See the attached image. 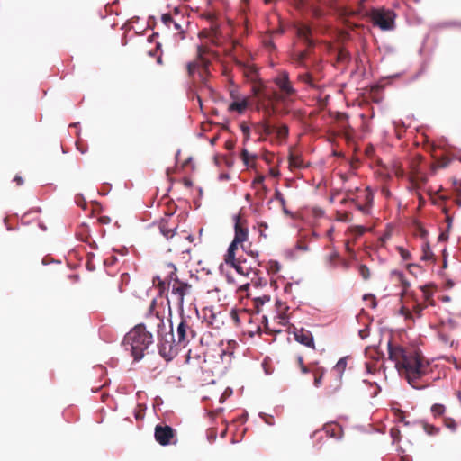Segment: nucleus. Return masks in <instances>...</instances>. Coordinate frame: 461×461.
Segmentation results:
<instances>
[{
  "label": "nucleus",
  "mask_w": 461,
  "mask_h": 461,
  "mask_svg": "<svg viewBox=\"0 0 461 461\" xmlns=\"http://www.w3.org/2000/svg\"><path fill=\"white\" fill-rule=\"evenodd\" d=\"M389 358L407 383L415 390H423L428 384H419L418 381L427 374L428 363L423 361L421 352L417 348H404L388 342Z\"/></svg>",
  "instance_id": "obj_1"
},
{
  "label": "nucleus",
  "mask_w": 461,
  "mask_h": 461,
  "mask_svg": "<svg viewBox=\"0 0 461 461\" xmlns=\"http://www.w3.org/2000/svg\"><path fill=\"white\" fill-rule=\"evenodd\" d=\"M153 343V335L146 330L144 324H138L131 329L122 340V347L130 351L134 361L138 362L144 357V351Z\"/></svg>",
  "instance_id": "obj_2"
},
{
  "label": "nucleus",
  "mask_w": 461,
  "mask_h": 461,
  "mask_svg": "<svg viewBox=\"0 0 461 461\" xmlns=\"http://www.w3.org/2000/svg\"><path fill=\"white\" fill-rule=\"evenodd\" d=\"M374 25L381 30H391L394 24L395 14L393 11L384 9H372L368 14Z\"/></svg>",
  "instance_id": "obj_3"
},
{
  "label": "nucleus",
  "mask_w": 461,
  "mask_h": 461,
  "mask_svg": "<svg viewBox=\"0 0 461 461\" xmlns=\"http://www.w3.org/2000/svg\"><path fill=\"white\" fill-rule=\"evenodd\" d=\"M154 437L157 442L161 446H167L172 443L175 437V429L168 425H157L155 427Z\"/></svg>",
  "instance_id": "obj_4"
},
{
  "label": "nucleus",
  "mask_w": 461,
  "mask_h": 461,
  "mask_svg": "<svg viewBox=\"0 0 461 461\" xmlns=\"http://www.w3.org/2000/svg\"><path fill=\"white\" fill-rule=\"evenodd\" d=\"M274 82L282 93L283 97H288L295 93V89L290 82L287 71H281L278 76L275 77Z\"/></svg>",
  "instance_id": "obj_5"
},
{
  "label": "nucleus",
  "mask_w": 461,
  "mask_h": 461,
  "mask_svg": "<svg viewBox=\"0 0 461 461\" xmlns=\"http://www.w3.org/2000/svg\"><path fill=\"white\" fill-rule=\"evenodd\" d=\"M189 334L194 336L186 318L181 312V321L176 327V343L185 347L189 342Z\"/></svg>",
  "instance_id": "obj_6"
},
{
  "label": "nucleus",
  "mask_w": 461,
  "mask_h": 461,
  "mask_svg": "<svg viewBox=\"0 0 461 461\" xmlns=\"http://www.w3.org/2000/svg\"><path fill=\"white\" fill-rule=\"evenodd\" d=\"M235 269V271L241 276L249 277L250 274L257 276V272L254 271L250 266L247 264L246 258H236L233 263H226Z\"/></svg>",
  "instance_id": "obj_7"
},
{
  "label": "nucleus",
  "mask_w": 461,
  "mask_h": 461,
  "mask_svg": "<svg viewBox=\"0 0 461 461\" xmlns=\"http://www.w3.org/2000/svg\"><path fill=\"white\" fill-rule=\"evenodd\" d=\"M177 285H173L172 293L178 296V306L181 312H183L184 299L185 296L190 294L192 285L186 282L179 281L176 283Z\"/></svg>",
  "instance_id": "obj_8"
},
{
  "label": "nucleus",
  "mask_w": 461,
  "mask_h": 461,
  "mask_svg": "<svg viewBox=\"0 0 461 461\" xmlns=\"http://www.w3.org/2000/svg\"><path fill=\"white\" fill-rule=\"evenodd\" d=\"M294 337L298 343L309 348H314L313 335L312 334L311 331L304 330L303 328L299 330L295 329V330L294 331Z\"/></svg>",
  "instance_id": "obj_9"
},
{
  "label": "nucleus",
  "mask_w": 461,
  "mask_h": 461,
  "mask_svg": "<svg viewBox=\"0 0 461 461\" xmlns=\"http://www.w3.org/2000/svg\"><path fill=\"white\" fill-rule=\"evenodd\" d=\"M158 347L159 355L166 361L172 360L177 353V350L176 348V344H173L171 341L159 342Z\"/></svg>",
  "instance_id": "obj_10"
},
{
  "label": "nucleus",
  "mask_w": 461,
  "mask_h": 461,
  "mask_svg": "<svg viewBox=\"0 0 461 461\" xmlns=\"http://www.w3.org/2000/svg\"><path fill=\"white\" fill-rule=\"evenodd\" d=\"M363 198L365 199V203L361 204L357 203L354 199L351 200V202L355 204L356 208L360 211L363 214H369L371 212V205L373 203V194L366 190L362 194Z\"/></svg>",
  "instance_id": "obj_11"
},
{
  "label": "nucleus",
  "mask_w": 461,
  "mask_h": 461,
  "mask_svg": "<svg viewBox=\"0 0 461 461\" xmlns=\"http://www.w3.org/2000/svg\"><path fill=\"white\" fill-rule=\"evenodd\" d=\"M234 229H235V235L234 240L239 241L240 243H242L248 239V229L242 228L240 224V215H234Z\"/></svg>",
  "instance_id": "obj_12"
},
{
  "label": "nucleus",
  "mask_w": 461,
  "mask_h": 461,
  "mask_svg": "<svg viewBox=\"0 0 461 461\" xmlns=\"http://www.w3.org/2000/svg\"><path fill=\"white\" fill-rule=\"evenodd\" d=\"M311 33V28L307 25L303 24L296 28L297 36L308 46L314 45V41L312 39Z\"/></svg>",
  "instance_id": "obj_13"
},
{
  "label": "nucleus",
  "mask_w": 461,
  "mask_h": 461,
  "mask_svg": "<svg viewBox=\"0 0 461 461\" xmlns=\"http://www.w3.org/2000/svg\"><path fill=\"white\" fill-rule=\"evenodd\" d=\"M249 105V101L247 98H242L241 100L233 101L230 104L228 110L230 112H237L241 114L244 113L246 108Z\"/></svg>",
  "instance_id": "obj_14"
},
{
  "label": "nucleus",
  "mask_w": 461,
  "mask_h": 461,
  "mask_svg": "<svg viewBox=\"0 0 461 461\" xmlns=\"http://www.w3.org/2000/svg\"><path fill=\"white\" fill-rule=\"evenodd\" d=\"M240 242L233 239L227 249V253L224 258L225 263H233L234 258H236V250Z\"/></svg>",
  "instance_id": "obj_15"
},
{
  "label": "nucleus",
  "mask_w": 461,
  "mask_h": 461,
  "mask_svg": "<svg viewBox=\"0 0 461 461\" xmlns=\"http://www.w3.org/2000/svg\"><path fill=\"white\" fill-rule=\"evenodd\" d=\"M414 423H418L422 428V429L425 431V433L428 434L429 436H436L440 431V429L438 427L430 425L424 420H415Z\"/></svg>",
  "instance_id": "obj_16"
},
{
  "label": "nucleus",
  "mask_w": 461,
  "mask_h": 461,
  "mask_svg": "<svg viewBox=\"0 0 461 461\" xmlns=\"http://www.w3.org/2000/svg\"><path fill=\"white\" fill-rule=\"evenodd\" d=\"M161 21L167 27L170 28L171 25H173L175 30L179 31L181 33H184L181 25L173 19L170 14H162Z\"/></svg>",
  "instance_id": "obj_17"
},
{
  "label": "nucleus",
  "mask_w": 461,
  "mask_h": 461,
  "mask_svg": "<svg viewBox=\"0 0 461 461\" xmlns=\"http://www.w3.org/2000/svg\"><path fill=\"white\" fill-rule=\"evenodd\" d=\"M159 230H160V232L161 234L167 238V240L170 239V238H173L174 235L176 234V230H177V227H174V228H169L167 226V221L166 220H163L161 222H160V225H159Z\"/></svg>",
  "instance_id": "obj_18"
},
{
  "label": "nucleus",
  "mask_w": 461,
  "mask_h": 461,
  "mask_svg": "<svg viewBox=\"0 0 461 461\" xmlns=\"http://www.w3.org/2000/svg\"><path fill=\"white\" fill-rule=\"evenodd\" d=\"M347 366V358L341 357L339 359V361L336 363V365L333 367V371L338 374V381L339 383L341 382L343 373Z\"/></svg>",
  "instance_id": "obj_19"
},
{
  "label": "nucleus",
  "mask_w": 461,
  "mask_h": 461,
  "mask_svg": "<svg viewBox=\"0 0 461 461\" xmlns=\"http://www.w3.org/2000/svg\"><path fill=\"white\" fill-rule=\"evenodd\" d=\"M307 51H297L293 54V59L298 67L306 68Z\"/></svg>",
  "instance_id": "obj_20"
},
{
  "label": "nucleus",
  "mask_w": 461,
  "mask_h": 461,
  "mask_svg": "<svg viewBox=\"0 0 461 461\" xmlns=\"http://www.w3.org/2000/svg\"><path fill=\"white\" fill-rule=\"evenodd\" d=\"M325 431L327 433V435H329L330 437L331 438H341V428L339 427L338 425H334V426H326L325 427Z\"/></svg>",
  "instance_id": "obj_21"
},
{
  "label": "nucleus",
  "mask_w": 461,
  "mask_h": 461,
  "mask_svg": "<svg viewBox=\"0 0 461 461\" xmlns=\"http://www.w3.org/2000/svg\"><path fill=\"white\" fill-rule=\"evenodd\" d=\"M324 373H325V369L322 367L317 368L316 370L313 371V375H314L313 384L315 387L319 388L321 385L322 377H323Z\"/></svg>",
  "instance_id": "obj_22"
},
{
  "label": "nucleus",
  "mask_w": 461,
  "mask_h": 461,
  "mask_svg": "<svg viewBox=\"0 0 461 461\" xmlns=\"http://www.w3.org/2000/svg\"><path fill=\"white\" fill-rule=\"evenodd\" d=\"M274 132L276 134L278 138L285 139L289 134V129L288 126L285 124H283L279 127L275 126Z\"/></svg>",
  "instance_id": "obj_23"
},
{
  "label": "nucleus",
  "mask_w": 461,
  "mask_h": 461,
  "mask_svg": "<svg viewBox=\"0 0 461 461\" xmlns=\"http://www.w3.org/2000/svg\"><path fill=\"white\" fill-rule=\"evenodd\" d=\"M433 257V252L429 247V243H424L422 245V256H421V259L422 260H429L431 259Z\"/></svg>",
  "instance_id": "obj_24"
},
{
  "label": "nucleus",
  "mask_w": 461,
  "mask_h": 461,
  "mask_svg": "<svg viewBox=\"0 0 461 461\" xmlns=\"http://www.w3.org/2000/svg\"><path fill=\"white\" fill-rule=\"evenodd\" d=\"M167 267L171 269L167 276L169 281H174L176 284L179 282L180 279L176 276V267L175 266V264L168 263Z\"/></svg>",
  "instance_id": "obj_25"
},
{
  "label": "nucleus",
  "mask_w": 461,
  "mask_h": 461,
  "mask_svg": "<svg viewBox=\"0 0 461 461\" xmlns=\"http://www.w3.org/2000/svg\"><path fill=\"white\" fill-rule=\"evenodd\" d=\"M298 79L300 81L309 85L310 86H314L312 78V76L309 73L300 74L298 76Z\"/></svg>",
  "instance_id": "obj_26"
},
{
  "label": "nucleus",
  "mask_w": 461,
  "mask_h": 461,
  "mask_svg": "<svg viewBox=\"0 0 461 461\" xmlns=\"http://www.w3.org/2000/svg\"><path fill=\"white\" fill-rule=\"evenodd\" d=\"M444 411H445V406L442 404L436 403V404H433L431 407V412L435 416L442 415L444 413Z\"/></svg>",
  "instance_id": "obj_27"
},
{
  "label": "nucleus",
  "mask_w": 461,
  "mask_h": 461,
  "mask_svg": "<svg viewBox=\"0 0 461 461\" xmlns=\"http://www.w3.org/2000/svg\"><path fill=\"white\" fill-rule=\"evenodd\" d=\"M362 383H363V384H369L370 386H375V389L373 392H371V393H370V396H371V397H375V396H377V394L379 393V392H380V390H381V388H380V386L377 384V383H375H375H370V382H368V381H367V380H366V379H364V380L362 381Z\"/></svg>",
  "instance_id": "obj_28"
},
{
  "label": "nucleus",
  "mask_w": 461,
  "mask_h": 461,
  "mask_svg": "<svg viewBox=\"0 0 461 461\" xmlns=\"http://www.w3.org/2000/svg\"><path fill=\"white\" fill-rule=\"evenodd\" d=\"M359 274L365 280H367L370 277V270L366 265H361L359 267Z\"/></svg>",
  "instance_id": "obj_29"
},
{
  "label": "nucleus",
  "mask_w": 461,
  "mask_h": 461,
  "mask_svg": "<svg viewBox=\"0 0 461 461\" xmlns=\"http://www.w3.org/2000/svg\"><path fill=\"white\" fill-rule=\"evenodd\" d=\"M262 131L266 135H270L274 133L275 126L270 125L268 122L262 123Z\"/></svg>",
  "instance_id": "obj_30"
},
{
  "label": "nucleus",
  "mask_w": 461,
  "mask_h": 461,
  "mask_svg": "<svg viewBox=\"0 0 461 461\" xmlns=\"http://www.w3.org/2000/svg\"><path fill=\"white\" fill-rule=\"evenodd\" d=\"M367 230V229L362 225H356V226H353L352 227V232L356 235V236H361L363 235L366 231Z\"/></svg>",
  "instance_id": "obj_31"
},
{
  "label": "nucleus",
  "mask_w": 461,
  "mask_h": 461,
  "mask_svg": "<svg viewBox=\"0 0 461 461\" xmlns=\"http://www.w3.org/2000/svg\"><path fill=\"white\" fill-rule=\"evenodd\" d=\"M240 131H242V133L244 135L245 140H248L249 139V136H250V128H249V126L247 123L242 122L240 124Z\"/></svg>",
  "instance_id": "obj_32"
},
{
  "label": "nucleus",
  "mask_w": 461,
  "mask_h": 461,
  "mask_svg": "<svg viewBox=\"0 0 461 461\" xmlns=\"http://www.w3.org/2000/svg\"><path fill=\"white\" fill-rule=\"evenodd\" d=\"M397 249L403 260H408L411 258V253L406 249L402 247H398Z\"/></svg>",
  "instance_id": "obj_33"
},
{
  "label": "nucleus",
  "mask_w": 461,
  "mask_h": 461,
  "mask_svg": "<svg viewBox=\"0 0 461 461\" xmlns=\"http://www.w3.org/2000/svg\"><path fill=\"white\" fill-rule=\"evenodd\" d=\"M256 158V155H251L249 153V151L247 149H243L242 152H241V158L244 162L245 165H249V158Z\"/></svg>",
  "instance_id": "obj_34"
},
{
  "label": "nucleus",
  "mask_w": 461,
  "mask_h": 461,
  "mask_svg": "<svg viewBox=\"0 0 461 461\" xmlns=\"http://www.w3.org/2000/svg\"><path fill=\"white\" fill-rule=\"evenodd\" d=\"M445 426L453 432H455L456 429V423L455 420H453V419L446 420Z\"/></svg>",
  "instance_id": "obj_35"
},
{
  "label": "nucleus",
  "mask_w": 461,
  "mask_h": 461,
  "mask_svg": "<svg viewBox=\"0 0 461 461\" xmlns=\"http://www.w3.org/2000/svg\"><path fill=\"white\" fill-rule=\"evenodd\" d=\"M424 309H425V306H423V305H421V304H420V303H416V304L413 306L412 311H413V312H414L418 317H420Z\"/></svg>",
  "instance_id": "obj_36"
},
{
  "label": "nucleus",
  "mask_w": 461,
  "mask_h": 461,
  "mask_svg": "<svg viewBox=\"0 0 461 461\" xmlns=\"http://www.w3.org/2000/svg\"><path fill=\"white\" fill-rule=\"evenodd\" d=\"M167 341H171L173 344H176V340L175 339V336H174L172 330L169 333L166 334L160 342H167Z\"/></svg>",
  "instance_id": "obj_37"
},
{
  "label": "nucleus",
  "mask_w": 461,
  "mask_h": 461,
  "mask_svg": "<svg viewBox=\"0 0 461 461\" xmlns=\"http://www.w3.org/2000/svg\"><path fill=\"white\" fill-rule=\"evenodd\" d=\"M264 180H265V176H258V177H256L253 181V184L254 185H260L262 186V189L264 191L267 190V187L265 186L264 185Z\"/></svg>",
  "instance_id": "obj_38"
},
{
  "label": "nucleus",
  "mask_w": 461,
  "mask_h": 461,
  "mask_svg": "<svg viewBox=\"0 0 461 461\" xmlns=\"http://www.w3.org/2000/svg\"><path fill=\"white\" fill-rule=\"evenodd\" d=\"M275 199L279 201L280 203L285 206V200L282 194V193L278 190V189H276V192H275Z\"/></svg>",
  "instance_id": "obj_39"
},
{
  "label": "nucleus",
  "mask_w": 461,
  "mask_h": 461,
  "mask_svg": "<svg viewBox=\"0 0 461 461\" xmlns=\"http://www.w3.org/2000/svg\"><path fill=\"white\" fill-rule=\"evenodd\" d=\"M156 282L158 283V285L161 288H164L165 286V282L160 278L159 276H156L154 278H153V284L156 285Z\"/></svg>",
  "instance_id": "obj_40"
},
{
  "label": "nucleus",
  "mask_w": 461,
  "mask_h": 461,
  "mask_svg": "<svg viewBox=\"0 0 461 461\" xmlns=\"http://www.w3.org/2000/svg\"><path fill=\"white\" fill-rule=\"evenodd\" d=\"M400 421L403 423L404 426H411V425H419L418 423H414L415 420L413 421H409V420H406L402 415H401L400 417Z\"/></svg>",
  "instance_id": "obj_41"
},
{
  "label": "nucleus",
  "mask_w": 461,
  "mask_h": 461,
  "mask_svg": "<svg viewBox=\"0 0 461 461\" xmlns=\"http://www.w3.org/2000/svg\"><path fill=\"white\" fill-rule=\"evenodd\" d=\"M295 248H296V249L303 250V251H308L309 250L308 245H305V244L298 243Z\"/></svg>",
  "instance_id": "obj_42"
},
{
  "label": "nucleus",
  "mask_w": 461,
  "mask_h": 461,
  "mask_svg": "<svg viewBox=\"0 0 461 461\" xmlns=\"http://www.w3.org/2000/svg\"><path fill=\"white\" fill-rule=\"evenodd\" d=\"M210 312H211V315L209 316L210 322H211L212 324H213L214 322H216V321H217V320H216V314L213 312V311H212V310H210Z\"/></svg>",
  "instance_id": "obj_43"
},
{
  "label": "nucleus",
  "mask_w": 461,
  "mask_h": 461,
  "mask_svg": "<svg viewBox=\"0 0 461 461\" xmlns=\"http://www.w3.org/2000/svg\"><path fill=\"white\" fill-rule=\"evenodd\" d=\"M392 275L398 276L400 280H402L404 276L402 272L397 270L392 271Z\"/></svg>",
  "instance_id": "obj_44"
},
{
  "label": "nucleus",
  "mask_w": 461,
  "mask_h": 461,
  "mask_svg": "<svg viewBox=\"0 0 461 461\" xmlns=\"http://www.w3.org/2000/svg\"><path fill=\"white\" fill-rule=\"evenodd\" d=\"M400 313L404 315L406 319H411L412 317L411 312H405L403 308L401 309Z\"/></svg>",
  "instance_id": "obj_45"
},
{
  "label": "nucleus",
  "mask_w": 461,
  "mask_h": 461,
  "mask_svg": "<svg viewBox=\"0 0 461 461\" xmlns=\"http://www.w3.org/2000/svg\"><path fill=\"white\" fill-rule=\"evenodd\" d=\"M14 181L16 182L18 185H22L23 184V179L20 176H15Z\"/></svg>",
  "instance_id": "obj_46"
},
{
  "label": "nucleus",
  "mask_w": 461,
  "mask_h": 461,
  "mask_svg": "<svg viewBox=\"0 0 461 461\" xmlns=\"http://www.w3.org/2000/svg\"><path fill=\"white\" fill-rule=\"evenodd\" d=\"M249 286H250V284H249V283H245V284H243V285H241L240 286V289L241 291H248V290H249Z\"/></svg>",
  "instance_id": "obj_47"
},
{
  "label": "nucleus",
  "mask_w": 461,
  "mask_h": 461,
  "mask_svg": "<svg viewBox=\"0 0 461 461\" xmlns=\"http://www.w3.org/2000/svg\"><path fill=\"white\" fill-rule=\"evenodd\" d=\"M193 185L192 181L189 179H185V185L187 187H191Z\"/></svg>",
  "instance_id": "obj_48"
},
{
  "label": "nucleus",
  "mask_w": 461,
  "mask_h": 461,
  "mask_svg": "<svg viewBox=\"0 0 461 461\" xmlns=\"http://www.w3.org/2000/svg\"><path fill=\"white\" fill-rule=\"evenodd\" d=\"M226 278H227L228 283H234L233 277L230 276V275H226Z\"/></svg>",
  "instance_id": "obj_49"
},
{
  "label": "nucleus",
  "mask_w": 461,
  "mask_h": 461,
  "mask_svg": "<svg viewBox=\"0 0 461 461\" xmlns=\"http://www.w3.org/2000/svg\"><path fill=\"white\" fill-rule=\"evenodd\" d=\"M301 370L304 374L309 372V369L305 366H303V365H302Z\"/></svg>",
  "instance_id": "obj_50"
},
{
  "label": "nucleus",
  "mask_w": 461,
  "mask_h": 461,
  "mask_svg": "<svg viewBox=\"0 0 461 461\" xmlns=\"http://www.w3.org/2000/svg\"><path fill=\"white\" fill-rule=\"evenodd\" d=\"M274 266H275V270H276V272H277V271H279V269H280V266H279L278 262H275V263H274Z\"/></svg>",
  "instance_id": "obj_51"
},
{
  "label": "nucleus",
  "mask_w": 461,
  "mask_h": 461,
  "mask_svg": "<svg viewBox=\"0 0 461 461\" xmlns=\"http://www.w3.org/2000/svg\"><path fill=\"white\" fill-rule=\"evenodd\" d=\"M259 226H260L261 228H264L265 230L268 228V225H267V223H266V222H261Z\"/></svg>",
  "instance_id": "obj_52"
},
{
  "label": "nucleus",
  "mask_w": 461,
  "mask_h": 461,
  "mask_svg": "<svg viewBox=\"0 0 461 461\" xmlns=\"http://www.w3.org/2000/svg\"><path fill=\"white\" fill-rule=\"evenodd\" d=\"M188 71H189L190 74L193 73V64L192 63L188 64Z\"/></svg>",
  "instance_id": "obj_53"
},
{
  "label": "nucleus",
  "mask_w": 461,
  "mask_h": 461,
  "mask_svg": "<svg viewBox=\"0 0 461 461\" xmlns=\"http://www.w3.org/2000/svg\"><path fill=\"white\" fill-rule=\"evenodd\" d=\"M290 163L294 166H296V167H299V165L295 162V160H294V158H290Z\"/></svg>",
  "instance_id": "obj_54"
},
{
  "label": "nucleus",
  "mask_w": 461,
  "mask_h": 461,
  "mask_svg": "<svg viewBox=\"0 0 461 461\" xmlns=\"http://www.w3.org/2000/svg\"><path fill=\"white\" fill-rule=\"evenodd\" d=\"M366 373H371V366L369 364H366Z\"/></svg>",
  "instance_id": "obj_55"
},
{
  "label": "nucleus",
  "mask_w": 461,
  "mask_h": 461,
  "mask_svg": "<svg viewBox=\"0 0 461 461\" xmlns=\"http://www.w3.org/2000/svg\"><path fill=\"white\" fill-rule=\"evenodd\" d=\"M231 393H232V390H231L230 388H228V389L225 391L224 394H228V395H230V394H231Z\"/></svg>",
  "instance_id": "obj_56"
},
{
  "label": "nucleus",
  "mask_w": 461,
  "mask_h": 461,
  "mask_svg": "<svg viewBox=\"0 0 461 461\" xmlns=\"http://www.w3.org/2000/svg\"><path fill=\"white\" fill-rule=\"evenodd\" d=\"M396 433H399V430H396V432H394V429H391V435H392V437H393V438H394V435H396Z\"/></svg>",
  "instance_id": "obj_57"
},
{
  "label": "nucleus",
  "mask_w": 461,
  "mask_h": 461,
  "mask_svg": "<svg viewBox=\"0 0 461 461\" xmlns=\"http://www.w3.org/2000/svg\"><path fill=\"white\" fill-rule=\"evenodd\" d=\"M396 433H399V430H396V432H394V429H391V435H392V437H393V438H394V435H396Z\"/></svg>",
  "instance_id": "obj_58"
},
{
  "label": "nucleus",
  "mask_w": 461,
  "mask_h": 461,
  "mask_svg": "<svg viewBox=\"0 0 461 461\" xmlns=\"http://www.w3.org/2000/svg\"><path fill=\"white\" fill-rule=\"evenodd\" d=\"M396 433H399V430H396V432H394V429H391V435H392V437H393V438H394V435H396Z\"/></svg>",
  "instance_id": "obj_59"
},
{
  "label": "nucleus",
  "mask_w": 461,
  "mask_h": 461,
  "mask_svg": "<svg viewBox=\"0 0 461 461\" xmlns=\"http://www.w3.org/2000/svg\"><path fill=\"white\" fill-rule=\"evenodd\" d=\"M157 63H158V64H162V58H161V56H159V57L157 59Z\"/></svg>",
  "instance_id": "obj_60"
},
{
  "label": "nucleus",
  "mask_w": 461,
  "mask_h": 461,
  "mask_svg": "<svg viewBox=\"0 0 461 461\" xmlns=\"http://www.w3.org/2000/svg\"><path fill=\"white\" fill-rule=\"evenodd\" d=\"M359 335L362 339L366 338V335H364V330H359Z\"/></svg>",
  "instance_id": "obj_61"
},
{
  "label": "nucleus",
  "mask_w": 461,
  "mask_h": 461,
  "mask_svg": "<svg viewBox=\"0 0 461 461\" xmlns=\"http://www.w3.org/2000/svg\"><path fill=\"white\" fill-rule=\"evenodd\" d=\"M156 54V51L155 50H149V56H154Z\"/></svg>",
  "instance_id": "obj_62"
},
{
  "label": "nucleus",
  "mask_w": 461,
  "mask_h": 461,
  "mask_svg": "<svg viewBox=\"0 0 461 461\" xmlns=\"http://www.w3.org/2000/svg\"><path fill=\"white\" fill-rule=\"evenodd\" d=\"M336 256H337L336 254H334V255H330V256L329 257V261H330V262H331V261H332V259H333V258H334V257H336Z\"/></svg>",
  "instance_id": "obj_63"
},
{
  "label": "nucleus",
  "mask_w": 461,
  "mask_h": 461,
  "mask_svg": "<svg viewBox=\"0 0 461 461\" xmlns=\"http://www.w3.org/2000/svg\"><path fill=\"white\" fill-rule=\"evenodd\" d=\"M221 179H228V178H229V176H228V175H221Z\"/></svg>",
  "instance_id": "obj_64"
}]
</instances>
